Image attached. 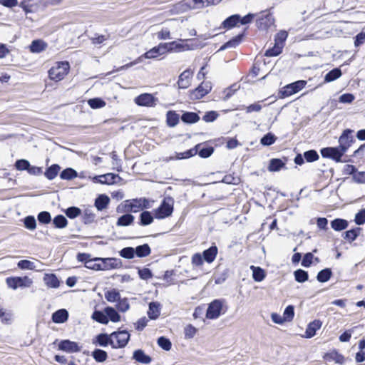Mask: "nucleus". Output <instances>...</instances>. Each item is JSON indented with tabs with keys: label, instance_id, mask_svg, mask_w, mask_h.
<instances>
[{
	"label": "nucleus",
	"instance_id": "4468645a",
	"mask_svg": "<svg viewBox=\"0 0 365 365\" xmlns=\"http://www.w3.org/2000/svg\"><path fill=\"white\" fill-rule=\"evenodd\" d=\"M58 349L67 353H76L81 351V346L75 341L66 339L59 342Z\"/></svg>",
	"mask_w": 365,
	"mask_h": 365
},
{
	"label": "nucleus",
	"instance_id": "412c9836",
	"mask_svg": "<svg viewBox=\"0 0 365 365\" xmlns=\"http://www.w3.org/2000/svg\"><path fill=\"white\" fill-rule=\"evenodd\" d=\"M324 358L327 361H334L339 364H343L345 361L344 356L336 351L326 354Z\"/></svg>",
	"mask_w": 365,
	"mask_h": 365
},
{
	"label": "nucleus",
	"instance_id": "37998d69",
	"mask_svg": "<svg viewBox=\"0 0 365 365\" xmlns=\"http://www.w3.org/2000/svg\"><path fill=\"white\" fill-rule=\"evenodd\" d=\"M60 169L61 167L58 165H52L46 170L45 175L48 180H53L57 176Z\"/></svg>",
	"mask_w": 365,
	"mask_h": 365
},
{
	"label": "nucleus",
	"instance_id": "423d86ee",
	"mask_svg": "<svg viewBox=\"0 0 365 365\" xmlns=\"http://www.w3.org/2000/svg\"><path fill=\"white\" fill-rule=\"evenodd\" d=\"M7 286L12 289H16L18 287H30L33 284V280L27 276L25 277H11L6 279Z\"/></svg>",
	"mask_w": 365,
	"mask_h": 365
},
{
	"label": "nucleus",
	"instance_id": "4be33fe9",
	"mask_svg": "<svg viewBox=\"0 0 365 365\" xmlns=\"http://www.w3.org/2000/svg\"><path fill=\"white\" fill-rule=\"evenodd\" d=\"M103 269L118 268L121 265L120 259L115 258H105L101 259Z\"/></svg>",
	"mask_w": 365,
	"mask_h": 365
},
{
	"label": "nucleus",
	"instance_id": "ea45409f",
	"mask_svg": "<svg viewBox=\"0 0 365 365\" xmlns=\"http://www.w3.org/2000/svg\"><path fill=\"white\" fill-rule=\"evenodd\" d=\"M46 44L41 40H34L30 46V51L33 53H39L43 51Z\"/></svg>",
	"mask_w": 365,
	"mask_h": 365
},
{
	"label": "nucleus",
	"instance_id": "052dcab7",
	"mask_svg": "<svg viewBox=\"0 0 365 365\" xmlns=\"http://www.w3.org/2000/svg\"><path fill=\"white\" fill-rule=\"evenodd\" d=\"M117 309L121 312H125L130 309V304L128 303V299L123 298L120 299L116 305Z\"/></svg>",
	"mask_w": 365,
	"mask_h": 365
},
{
	"label": "nucleus",
	"instance_id": "6e6d98bb",
	"mask_svg": "<svg viewBox=\"0 0 365 365\" xmlns=\"http://www.w3.org/2000/svg\"><path fill=\"white\" fill-rule=\"evenodd\" d=\"M276 139L277 138L274 136V135L269 133L261 138L260 143L263 145L268 146L272 145L275 142Z\"/></svg>",
	"mask_w": 365,
	"mask_h": 365
},
{
	"label": "nucleus",
	"instance_id": "680f3d73",
	"mask_svg": "<svg viewBox=\"0 0 365 365\" xmlns=\"http://www.w3.org/2000/svg\"><path fill=\"white\" fill-rule=\"evenodd\" d=\"M304 158L307 162H314L317 160L319 157L317 151L314 150H310L304 153Z\"/></svg>",
	"mask_w": 365,
	"mask_h": 365
},
{
	"label": "nucleus",
	"instance_id": "20e7f679",
	"mask_svg": "<svg viewBox=\"0 0 365 365\" xmlns=\"http://www.w3.org/2000/svg\"><path fill=\"white\" fill-rule=\"evenodd\" d=\"M174 200L170 197L163 199L159 207L154 210V216L157 219H164L170 216L173 212Z\"/></svg>",
	"mask_w": 365,
	"mask_h": 365
},
{
	"label": "nucleus",
	"instance_id": "dca6fc26",
	"mask_svg": "<svg viewBox=\"0 0 365 365\" xmlns=\"http://www.w3.org/2000/svg\"><path fill=\"white\" fill-rule=\"evenodd\" d=\"M113 342V339L111 337V334H100L97 335L96 339L93 341V344L98 345L103 347H106L108 344H110L112 346Z\"/></svg>",
	"mask_w": 365,
	"mask_h": 365
},
{
	"label": "nucleus",
	"instance_id": "864d4df0",
	"mask_svg": "<svg viewBox=\"0 0 365 365\" xmlns=\"http://www.w3.org/2000/svg\"><path fill=\"white\" fill-rule=\"evenodd\" d=\"M88 104L91 108L97 109L106 106V102L101 98H95L88 101Z\"/></svg>",
	"mask_w": 365,
	"mask_h": 365
},
{
	"label": "nucleus",
	"instance_id": "473e14b6",
	"mask_svg": "<svg viewBox=\"0 0 365 365\" xmlns=\"http://www.w3.org/2000/svg\"><path fill=\"white\" fill-rule=\"evenodd\" d=\"M105 298L109 302H118L120 299V294L117 289H111L105 292Z\"/></svg>",
	"mask_w": 365,
	"mask_h": 365
},
{
	"label": "nucleus",
	"instance_id": "a18cd8bd",
	"mask_svg": "<svg viewBox=\"0 0 365 365\" xmlns=\"http://www.w3.org/2000/svg\"><path fill=\"white\" fill-rule=\"evenodd\" d=\"M283 166H284V163L282 161V160L274 158L270 160L268 170L271 172H277L279 171Z\"/></svg>",
	"mask_w": 365,
	"mask_h": 365
},
{
	"label": "nucleus",
	"instance_id": "72a5a7b5",
	"mask_svg": "<svg viewBox=\"0 0 365 365\" xmlns=\"http://www.w3.org/2000/svg\"><path fill=\"white\" fill-rule=\"evenodd\" d=\"M240 16L238 14H235V15L230 16V17L226 19L223 21L222 25H223L224 28L231 29V28L237 26V24L238 23H240Z\"/></svg>",
	"mask_w": 365,
	"mask_h": 365
},
{
	"label": "nucleus",
	"instance_id": "5fc2aeb1",
	"mask_svg": "<svg viewBox=\"0 0 365 365\" xmlns=\"http://www.w3.org/2000/svg\"><path fill=\"white\" fill-rule=\"evenodd\" d=\"M53 222L56 227L63 228L66 227L68 221L63 215H59L54 217Z\"/></svg>",
	"mask_w": 365,
	"mask_h": 365
},
{
	"label": "nucleus",
	"instance_id": "0e129e2a",
	"mask_svg": "<svg viewBox=\"0 0 365 365\" xmlns=\"http://www.w3.org/2000/svg\"><path fill=\"white\" fill-rule=\"evenodd\" d=\"M38 220L43 224H48L51 222V217L48 212L43 211L38 215Z\"/></svg>",
	"mask_w": 365,
	"mask_h": 365
},
{
	"label": "nucleus",
	"instance_id": "69168bd1",
	"mask_svg": "<svg viewBox=\"0 0 365 365\" xmlns=\"http://www.w3.org/2000/svg\"><path fill=\"white\" fill-rule=\"evenodd\" d=\"M287 33L285 31H281L275 36V43L282 46L287 38Z\"/></svg>",
	"mask_w": 365,
	"mask_h": 365
},
{
	"label": "nucleus",
	"instance_id": "a211bd4d",
	"mask_svg": "<svg viewBox=\"0 0 365 365\" xmlns=\"http://www.w3.org/2000/svg\"><path fill=\"white\" fill-rule=\"evenodd\" d=\"M166 46L167 53L168 52H180L182 51H187L190 49L187 44L180 43L177 41H172L169 43H165Z\"/></svg>",
	"mask_w": 365,
	"mask_h": 365
},
{
	"label": "nucleus",
	"instance_id": "1a4fd4ad",
	"mask_svg": "<svg viewBox=\"0 0 365 365\" xmlns=\"http://www.w3.org/2000/svg\"><path fill=\"white\" fill-rule=\"evenodd\" d=\"M321 155L323 158H330L337 163L341 161V157L344 153L339 147H327L321 149Z\"/></svg>",
	"mask_w": 365,
	"mask_h": 365
},
{
	"label": "nucleus",
	"instance_id": "4d7b16f0",
	"mask_svg": "<svg viewBox=\"0 0 365 365\" xmlns=\"http://www.w3.org/2000/svg\"><path fill=\"white\" fill-rule=\"evenodd\" d=\"M25 227L30 230H34L36 227V219L34 216H27L24 220Z\"/></svg>",
	"mask_w": 365,
	"mask_h": 365
},
{
	"label": "nucleus",
	"instance_id": "f8f14e48",
	"mask_svg": "<svg viewBox=\"0 0 365 365\" xmlns=\"http://www.w3.org/2000/svg\"><path fill=\"white\" fill-rule=\"evenodd\" d=\"M134 101L140 106L154 107L156 106L158 100L152 94L146 93L138 96Z\"/></svg>",
	"mask_w": 365,
	"mask_h": 365
},
{
	"label": "nucleus",
	"instance_id": "58836bf2",
	"mask_svg": "<svg viewBox=\"0 0 365 365\" xmlns=\"http://www.w3.org/2000/svg\"><path fill=\"white\" fill-rule=\"evenodd\" d=\"M134 217L130 214H125L120 216L117 222L116 225L118 227L128 226L133 223Z\"/></svg>",
	"mask_w": 365,
	"mask_h": 365
},
{
	"label": "nucleus",
	"instance_id": "e433bc0d",
	"mask_svg": "<svg viewBox=\"0 0 365 365\" xmlns=\"http://www.w3.org/2000/svg\"><path fill=\"white\" fill-rule=\"evenodd\" d=\"M331 227L336 231H341L348 227V222L344 219L337 218L331 222Z\"/></svg>",
	"mask_w": 365,
	"mask_h": 365
},
{
	"label": "nucleus",
	"instance_id": "cd10ccee",
	"mask_svg": "<svg viewBox=\"0 0 365 365\" xmlns=\"http://www.w3.org/2000/svg\"><path fill=\"white\" fill-rule=\"evenodd\" d=\"M119 178L118 175L113 173H107L96 177L95 179L101 184H113L115 178Z\"/></svg>",
	"mask_w": 365,
	"mask_h": 365
},
{
	"label": "nucleus",
	"instance_id": "0eeeda50",
	"mask_svg": "<svg viewBox=\"0 0 365 365\" xmlns=\"http://www.w3.org/2000/svg\"><path fill=\"white\" fill-rule=\"evenodd\" d=\"M208 5V0H183L176 6L180 11H185L189 9H201Z\"/></svg>",
	"mask_w": 365,
	"mask_h": 365
},
{
	"label": "nucleus",
	"instance_id": "603ef678",
	"mask_svg": "<svg viewBox=\"0 0 365 365\" xmlns=\"http://www.w3.org/2000/svg\"><path fill=\"white\" fill-rule=\"evenodd\" d=\"M77 176V173L72 168H66L63 170L60 175L61 179L71 180Z\"/></svg>",
	"mask_w": 365,
	"mask_h": 365
},
{
	"label": "nucleus",
	"instance_id": "2eb2a0df",
	"mask_svg": "<svg viewBox=\"0 0 365 365\" xmlns=\"http://www.w3.org/2000/svg\"><path fill=\"white\" fill-rule=\"evenodd\" d=\"M193 72L190 69H186L179 76L178 81V88L180 89H185L190 86L191 78Z\"/></svg>",
	"mask_w": 365,
	"mask_h": 365
},
{
	"label": "nucleus",
	"instance_id": "f257e3e1",
	"mask_svg": "<svg viewBox=\"0 0 365 365\" xmlns=\"http://www.w3.org/2000/svg\"><path fill=\"white\" fill-rule=\"evenodd\" d=\"M166 46H165V43H160L158 46H154L149 51H146L145 53L139 56L135 61L121 66L120 68L118 69V71L127 69L134 65H136L142 62L143 58L154 59L158 58V56L164 55L167 53Z\"/></svg>",
	"mask_w": 365,
	"mask_h": 365
},
{
	"label": "nucleus",
	"instance_id": "c85d7f7f",
	"mask_svg": "<svg viewBox=\"0 0 365 365\" xmlns=\"http://www.w3.org/2000/svg\"><path fill=\"white\" fill-rule=\"evenodd\" d=\"M250 269L252 271V277L255 282H261L265 278V272L261 267L252 265Z\"/></svg>",
	"mask_w": 365,
	"mask_h": 365
},
{
	"label": "nucleus",
	"instance_id": "a878e982",
	"mask_svg": "<svg viewBox=\"0 0 365 365\" xmlns=\"http://www.w3.org/2000/svg\"><path fill=\"white\" fill-rule=\"evenodd\" d=\"M133 357L136 361L144 364H148L151 362V358L140 349L135 351Z\"/></svg>",
	"mask_w": 365,
	"mask_h": 365
},
{
	"label": "nucleus",
	"instance_id": "6e6552de",
	"mask_svg": "<svg viewBox=\"0 0 365 365\" xmlns=\"http://www.w3.org/2000/svg\"><path fill=\"white\" fill-rule=\"evenodd\" d=\"M111 337L113 339L112 343L113 349L123 348L130 339V334L127 331H114L111 334Z\"/></svg>",
	"mask_w": 365,
	"mask_h": 365
},
{
	"label": "nucleus",
	"instance_id": "13d9d810",
	"mask_svg": "<svg viewBox=\"0 0 365 365\" xmlns=\"http://www.w3.org/2000/svg\"><path fill=\"white\" fill-rule=\"evenodd\" d=\"M282 46L278 45L277 43L274 44V46L265 52V56H276L282 53Z\"/></svg>",
	"mask_w": 365,
	"mask_h": 365
},
{
	"label": "nucleus",
	"instance_id": "49530a36",
	"mask_svg": "<svg viewBox=\"0 0 365 365\" xmlns=\"http://www.w3.org/2000/svg\"><path fill=\"white\" fill-rule=\"evenodd\" d=\"M140 220L141 225H148L153 222V217L149 211H143L140 215Z\"/></svg>",
	"mask_w": 365,
	"mask_h": 365
},
{
	"label": "nucleus",
	"instance_id": "c756f323",
	"mask_svg": "<svg viewBox=\"0 0 365 365\" xmlns=\"http://www.w3.org/2000/svg\"><path fill=\"white\" fill-rule=\"evenodd\" d=\"M109 202L110 199L107 195H101L96 199L95 206L98 210H103L108 206Z\"/></svg>",
	"mask_w": 365,
	"mask_h": 365
},
{
	"label": "nucleus",
	"instance_id": "bb28decb",
	"mask_svg": "<svg viewBox=\"0 0 365 365\" xmlns=\"http://www.w3.org/2000/svg\"><path fill=\"white\" fill-rule=\"evenodd\" d=\"M217 254V247L212 246L209 249L205 250L202 253L203 259L208 263L212 262Z\"/></svg>",
	"mask_w": 365,
	"mask_h": 365
},
{
	"label": "nucleus",
	"instance_id": "7c9ffc66",
	"mask_svg": "<svg viewBox=\"0 0 365 365\" xmlns=\"http://www.w3.org/2000/svg\"><path fill=\"white\" fill-rule=\"evenodd\" d=\"M181 120L185 123H195L200 120V117L196 113L185 112L182 115Z\"/></svg>",
	"mask_w": 365,
	"mask_h": 365
},
{
	"label": "nucleus",
	"instance_id": "c9c22d12",
	"mask_svg": "<svg viewBox=\"0 0 365 365\" xmlns=\"http://www.w3.org/2000/svg\"><path fill=\"white\" fill-rule=\"evenodd\" d=\"M104 312L106 314L108 320L110 319L113 322H118L120 321V316L113 307H107L105 308Z\"/></svg>",
	"mask_w": 365,
	"mask_h": 365
},
{
	"label": "nucleus",
	"instance_id": "bf43d9fd",
	"mask_svg": "<svg viewBox=\"0 0 365 365\" xmlns=\"http://www.w3.org/2000/svg\"><path fill=\"white\" fill-rule=\"evenodd\" d=\"M158 344L165 351H169L172 346L170 341L164 336H160L158 339Z\"/></svg>",
	"mask_w": 365,
	"mask_h": 365
},
{
	"label": "nucleus",
	"instance_id": "f3484780",
	"mask_svg": "<svg viewBox=\"0 0 365 365\" xmlns=\"http://www.w3.org/2000/svg\"><path fill=\"white\" fill-rule=\"evenodd\" d=\"M322 325V322L319 319L311 322L307 325L304 336L308 339L313 337L316 334L317 331L321 328Z\"/></svg>",
	"mask_w": 365,
	"mask_h": 365
},
{
	"label": "nucleus",
	"instance_id": "774afa93",
	"mask_svg": "<svg viewBox=\"0 0 365 365\" xmlns=\"http://www.w3.org/2000/svg\"><path fill=\"white\" fill-rule=\"evenodd\" d=\"M355 222L359 225H363L365 223V210H360L356 215H355Z\"/></svg>",
	"mask_w": 365,
	"mask_h": 365
},
{
	"label": "nucleus",
	"instance_id": "338daca9",
	"mask_svg": "<svg viewBox=\"0 0 365 365\" xmlns=\"http://www.w3.org/2000/svg\"><path fill=\"white\" fill-rule=\"evenodd\" d=\"M66 214L69 218L73 219L81 214V210L76 207H71L66 210Z\"/></svg>",
	"mask_w": 365,
	"mask_h": 365
},
{
	"label": "nucleus",
	"instance_id": "f03ea898",
	"mask_svg": "<svg viewBox=\"0 0 365 365\" xmlns=\"http://www.w3.org/2000/svg\"><path fill=\"white\" fill-rule=\"evenodd\" d=\"M70 68L68 62H57L48 71L51 80L56 82L61 81L68 74Z\"/></svg>",
	"mask_w": 365,
	"mask_h": 365
},
{
	"label": "nucleus",
	"instance_id": "8fccbe9b",
	"mask_svg": "<svg viewBox=\"0 0 365 365\" xmlns=\"http://www.w3.org/2000/svg\"><path fill=\"white\" fill-rule=\"evenodd\" d=\"M17 266L19 269L24 270H34L36 268V266L33 262L27 259L20 260L18 262Z\"/></svg>",
	"mask_w": 365,
	"mask_h": 365
},
{
	"label": "nucleus",
	"instance_id": "ddd939ff",
	"mask_svg": "<svg viewBox=\"0 0 365 365\" xmlns=\"http://www.w3.org/2000/svg\"><path fill=\"white\" fill-rule=\"evenodd\" d=\"M274 23L273 16L269 12L265 11L261 13L260 16L257 20V26L259 29L265 30L272 26Z\"/></svg>",
	"mask_w": 365,
	"mask_h": 365
},
{
	"label": "nucleus",
	"instance_id": "9b49d317",
	"mask_svg": "<svg viewBox=\"0 0 365 365\" xmlns=\"http://www.w3.org/2000/svg\"><path fill=\"white\" fill-rule=\"evenodd\" d=\"M212 89L210 82L202 83L197 88L190 93V98L192 101L199 100L207 94Z\"/></svg>",
	"mask_w": 365,
	"mask_h": 365
},
{
	"label": "nucleus",
	"instance_id": "393cba45",
	"mask_svg": "<svg viewBox=\"0 0 365 365\" xmlns=\"http://www.w3.org/2000/svg\"><path fill=\"white\" fill-rule=\"evenodd\" d=\"M43 281L51 288H58L60 285V282L54 274H45Z\"/></svg>",
	"mask_w": 365,
	"mask_h": 365
},
{
	"label": "nucleus",
	"instance_id": "5701e85b",
	"mask_svg": "<svg viewBox=\"0 0 365 365\" xmlns=\"http://www.w3.org/2000/svg\"><path fill=\"white\" fill-rule=\"evenodd\" d=\"M199 146H200V145L198 144L195 147H194L190 150H187L185 152L176 153L175 156L174 158H172V159L181 160V159L190 158V157H192L197 153V152H198L197 148Z\"/></svg>",
	"mask_w": 365,
	"mask_h": 365
},
{
	"label": "nucleus",
	"instance_id": "6ab92c4d",
	"mask_svg": "<svg viewBox=\"0 0 365 365\" xmlns=\"http://www.w3.org/2000/svg\"><path fill=\"white\" fill-rule=\"evenodd\" d=\"M128 203L125 205V209L128 212H137L144 209L143 201L141 199H133L130 201H127Z\"/></svg>",
	"mask_w": 365,
	"mask_h": 365
},
{
	"label": "nucleus",
	"instance_id": "c03bdc74",
	"mask_svg": "<svg viewBox=\"0 0 365 365\" xmlns=\"http://www.w3.org/2000/svg\"><path fill=\"white\" fill-rule=\"evenodd\" d=\"M102 258H96L95 259H89L86 262V267L95 270L103 269L101 262Z\"/></svg>",
	"mask_w": 365,
	"mask_h": 365
},
{
	"label": "nucleus",
	"instance_id": "b1692460",
	"mask_svg": "<svg viewBox=\"0 0 365 365\" xmlns=\"http://www.w3.org/2000/svg\"><path fill=\"white\" fill-rule=\"evenodd\" d=\"M160 314V304L158 302H150L148 315L150 319H156Z\"/></svg>",
	"mask_w": 365,
	"mask_h": 365
},
{
	"label": "nucleus",
	"instance_id": "7ed1b4c3",
	"mask_svg": "<svg viewBox=\"0 0 365 365\" xmlns=\"http://www.w3.org/2000/svg\"><path fill=\"white\" fill-rule=\"evenodd\" d=\"M225 301L223 299H215L208 304L206 312V317L209 319H216L222 314L227 311L225 305Z\"/></svg>",
	"mask_w": 365,
	"mask_h": 365
},
{
	"label": "nucleus",
	"instance_id": "de8ad7c7",
	"mask_svg": "<svg viewBox=\"0 0 365 365\" xmlns=\"http://www.w3.org/2000/svg\"><path fill=\"white\" fill-rule=\"evenodd\" d=\"M294 275L295 280L299 283H303L306 282L307 280H308L309 277L307 272L301 269L294 271Z\"/></svg>",
	"mask_w": 365,
	"mask_h": 365
},
{
	"label": "nucleus",
	"instance_id": "4c0bfd02",
	"mask_svg": "<svg viewBox=\"0 0 365 365\" xmlns=\"http://www.w3.org/2000/svg\"><path fill=\"white\" fill-rule=\"evenodd\" d=\"M332 275V272L329 268H325L318 272L317 279L319 282H326L329 280Z\"/></svg>",
	"mask_w": 365,
	"mask_h": 365
},
{
	"label": "nucleus",
	"instance_id": "39448f33",
	"mask_svg": "<svg viewBox=\"0 0 365 365\" xmlns=\"http://www.w3.org/2000/svg\"><path fill=\"white\" fill-rule=\"evenodd\" d=\"M307 85V81L304 80L297 81L294 83H289L284 86L279 91V95L280 98H285L290 96L301 90H302Z\"/></svg>",
	"mask_w": 365,
	"mask_h": 365
},
{
	"label": "nucleus",
	"instance_id": "a19ab883",
	"mask_svg": "<svg viewBox=\"0 0 365 365\" xmlns=\"http://www.w3.org/2000/svg\"><path fill=\"white\" fill-rule=\"evenodd\" d=\"M91 318L103 324H107L108 323V319L106 316V314L101 311H95L93 312Z\"/></svg>",
	"mask_w": 365,
	"mask_h": 365
},
{
	"label": "nucleus",
	"instance_id": "aec40b11",
	"mask_svg": "<svg viewBox=\"0 0 365 365\" xmlns=\"http://www.w3.org/2000/svg\"><path fill=\"white\" fill-rule=\"evenodd\" d=\"M68 312L65 309H59L52 314V320L54 323L62 324L68 320Z\"/></svg>",
	"mask_w": 365,
	"mask_h": 365
},
{
	"label": "nucleus",
	"instance_id": "e2e57ef3",
	"mask_svg": "<svg viewBox=\"0 0 365 365\" xmlns=\"http://www.w3.org/2000/svg\"><path fill=\"white\" fill-rule=\"evenodd\" d=\"M138 272L141 279L148 280L153 277L152 272L148 268L138 269Z\"/></svg>",
	"mask_w": 365,
	"mask_h": 365
},
{
	"label": "nucleus",
	"instance_id": "3c124183",
	"mask_svg": "<svg viewBox=\"0 0 365 365\" xmlns=\"http://www.w3.org/2000/svg\"><path fill=\"white\" fill-rule=\"evenodd\" d=\"M119 255L125 259H133L135 257V249L131 247H125L119 252Z\"/></svg>",
	"mask_w": 365,
	"mask_h": 365
},
{
	"label": "nucleus",
	"instance_id": "2f4dec72",
	"mask_svg": "<svg viewBox=\"0 0 365 365\" xmlns=\"http://www.w3.org/2000/svg\"><path fill=\"white\" fill-rule=\"evenodd\" d=\"M150 248L148 244H143L136 247L135 249V255L138 257H145L150 254Z\"/></svg>",
	"mask_w": 365,
	"mask_h": 365
},
{
	"label": "nucleus",
	"instance_id": "09e8293b",
	"mask_svg": "<svg viewBox=\"0 0 365 365\" xmlns=\"http://www.w3.org/2000/svg\"><path fill=\"white\" fill-rule=\"evenodd\" d=\"M341 76V70L339 68H334L331 71H330L328 73H327L324 80L327 82H331L339 78Z\"/></svg>",
	"mask_w": 365,
	"mask_h": 365
},
{
	"label": "nucleus",
	"instance_id": "9d476101",
	"mask_svg": "<svg viewBox=\"0 0 365 365\" xmlns=\"http://www.w3.org/2000/svg\"><path fill=\"white\" fill-rule=\"evenodd\" d=\"M352 133V130L346 129L339 138V149H341L344 153L354 142V137L351 135Z\"/></svg>",
	"mask_w": 365,
	"mask_h": 365
},
{
	"label": "nucleus",
	"instance_id": "f704fd0d",
	"mask_svg": "<svg viewBox=\"0 0 365 365\" xmlns=\"http://www.w3.org/2000/svg\"><path fill=\"white\" fill-rule=\"evenodd\" d=\"M91 356L95 359V361L98 363H103L106 361L108 358L107 352L100 349H96L92 352Z\"/></svg>",
	"mask_w": 365,
	"mask_h": 365
},
{
	"label": "nucleus",
	"instance_id": "79ce46f5",
	"mask_svg": "<svg viewBox=\"0 0 365 365\" xmlns=\"http://www.w3.org/2000/svg\"><path fill=\"white\" fill-rule=\"evenodd\" d=\"M167 123L170 127L175 126L179 122V115L175 111H168L166 114Z\"/></svg>",
	"mask_w": 365,
	"mask_h": 365
}]
</instances>
